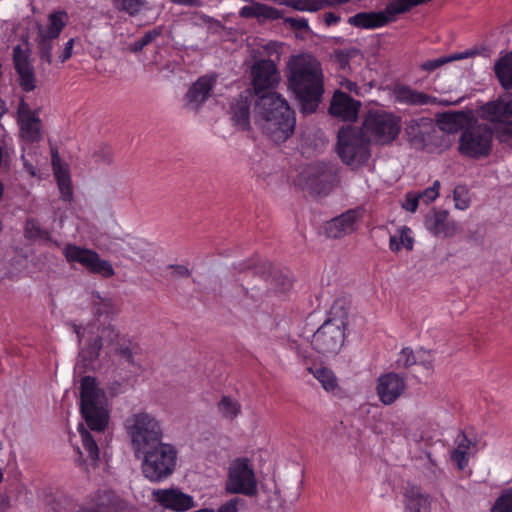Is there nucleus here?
Listing matches in <instances>:
<instances>
[{
	"label": "nucleus",
	"instance_id": "4be33fe9",
	"mask_svg": "<svg viewBox=\"0 0 512 512\" xmlns=\"http://www.w3.org/2000/svg\"><path fill=\"white\" fill-rule=\"evenodd\" d=\"M359 108V101L352 99L342 91H336L331 100L329 112L343 121H355Z\"/></svg>",
	"mask_w": 512,
	"mask_h": 512
},
{
	"label": "nucleus",
	"instance_id": "423d86ee",
	"mask_svg": "<svg viewBox=\"0 0 512 512\" xmlns=\"http://www.w3.org/2000/svg\"><path fill=\"white\" fill-rule=\"evenodd\" d=\"M124 426L134 453L162 441L161 423L152 413L146 411L132 413L126 418Z\"/></svg>",
	"mask_w": 512,
	"mask_h": 512
},
{
	"label": "nucleus",
	"instance_id": "49530a36",
	"mask_svg": "<svg viewBox=\"0 0 512 512\" xmlns=\"http://www.w3.org/2000/svg\"><path fill=\"white\" fill-rule=\"evenodd\" d=\"M440 183L435 181L432 187L427 188L425 191L418 193L420 201L429 204L435 201L439 196Z\"/></svg>",
	"mask_w": 512,
	"mask_h": 512
},
{
	"label": "nucleus",
	"instance_id": "20e7f679",
	"mask_svg": "<svg viewBox=\"0 0 512 512\" xmlns=\"http://www.w3.org/2000/svg\"><path fill=\"white\" fill-rule=\"evenodd\" d=\"M134 454L141 461L144 477L151 482H161L175 470L177 450L169 443L160 441Z\"/></svg>",
	"mask_w": 512,
	"mask_h": 512
},
{
	"label": "nucleus",
	"instance_id": "2eb2a0df",
	"mask_svg": "<svg viewBox=\"0 0 512 512\" xmlns=\"http://www.w3.org/2000/svg\"><path fill=\"white\" fill-rule=\"evenodd\" d=\"M68 22V14L64 11H55L48 16L47 24L38 25L37 41L41 47L42 57L51 63V41L56 39Z\"/></svg>",
	"mask_w": 512,
	"mask_h": 512
},
{
	"label": "nucleus",
	"instance_id": "79ce46f5",
	"mask_svg": "<svg viewBox=\"0 0 512 512\" xmlns=\"http://www.w3.org/2000/svg\"><path fill=\"white\" fill-rule=\"evenodd\" d=\"M455 208L466 210L470 206L471 198L467 187L463 185L456 186L453 193Z\"/></svg>",
	"mask_w": 512,
	"mask_h": 512
},
{
	"label": "nucleus",
	"instance_id": "8fccbe9b",
	"mask_svg": "<svg viewBox=\"0 0 512 512\" xmlns=\"http://www.w3.org/2000/svg\"><path fill=\"white\" fill-rule=\"evenodd\" d=\"M495 131L500 141H508L510 138H512L511 118L508 119L507 122H505V124L499 126Z\"/></svg>",
	"mask_w": 512,
	"mask_h": 512
},
{
	"label": "nucleus",
	"instance_id": "0e129e2a",
	"mask_svg": "<svg viewBox=\"0 0 512 512\" xmlns=\"http://www.w3.org/2000/svg\"><path fill=\"white\" fill-rule=\"evenodd\" d=\"M80 512H102V511H94L92 509H83Z\"/></svg>",
	"mask_w": 512,
	"mask_h": 512
},
{
	"label": "nucleus",
	"instance_id": "c9c22d12",
	"mask_svg": "<svg viewBox=\"0 0 512 512\" xmlns=\"http://www.w3.org/2000/svg\"><path fill=\"white\" fill-rule=\"evenodd\" d=\"M473 453V443L465 436H461L457 440V446L452 452L451 458L457 467L462 470L466 467L468 460Z\"/></svg>",
	"mask_w": 512,
	"mask_h": 512
},
{
	"label": "nucleus",
	"instance_id": "5fc2aeb1",
	"mask_svg": "<svg viewBox=\"0 0 512 512\" xmlns=\"http://www.w3.org/2000/svg\"><path fill=\"white\" fill-rule=\"evenodd\" d=\"M217 512H239L237 502L234 500L228 501L227 503L221 505Z\"/></svg>",
	"mask_w": 512,
	"mask_h": 512
},
{
	"label": "nucleus",
	"instance_id": "6e6d98bb",
	"mask_svg": "<svg viewBox=\"0 0 512 512\" xmlns=\"http://www.w3.org/2000/svg\"><path fill=\"white\" fill-rule=\"evenodd\" d=\"M324 23L328 26L335 25L340 21V16L334 12L325 13L323 16Z\"/></svg>",
	"mask_w": 512,
	"mask_h": 512
},
{
	"label": "nucleus",
	"instance_id": "e433bc0d",
	"mask_svg": "<svg viewBox=\"0 0 512 512\" xmlns=\"http://www.w3.org/2000/svg\"><path fill=\"white\" fill-rule=\"evenodd\" d=\"M217 410L222 418L234 420L241 414L242 407L238 399L224 395L217 403Z\"/></svg>",
	"mask_w": 512,
	"mask_h": 512
},
{
	"label": "nucleus",
	"instance_id": "c03bdc74",
	"mask_svg": "<svg viewBox=\"0 0 512 512\" xmlns=\"http://www.w3.org/2000/svg\"><path fill=\"white\" fill-rule=\"evenodd\" d=\"M326 167L321 164H312L304 169L302 176L308 183L325 176Z\"/></svg>",
	"mask_w": 512,
	"mask_h": 512
},
{
	"label": "nucleus",
	"instance_id": "4d7b16f0",
	"mask_svg": "<svg viewBox=\"0 0 512 512\" xmlns=\"http://www.w3.org/2000/svg\"><path fill=\"white\" fill-rule=\"evenodd\" d=\"M340 86L348 90L349 92H355L356 94H358L357 85L350 80L344 79L343 81L340 82Z\"/></svg>",
	"mask_w": 512,
	"mask_h": 512
},
{
	"label": "nucleus",
	"instance_id": "7ed1b4c3",
	"mask_svg": "<svg viewBox=\"0 0 512 512\" xmlns=\"http://www.w3.org/2000/svg\"><path fill=\"white\" fill-rule=\"evenodd\" d=\"M80 408L88 428L93 432L105 433L110 422L108 399L96 380L90 376L81 380Z\"/></svg>",
	"mask_w": 512,
	"mask_h": 512
},
{
	"label": "nucleus",
	"instance_id": "37998d69",
	"mask_svg": "<svg viewBox=\"0 0 512 512\" xmlns=\"http://www.w3.org/2000/svg\"><path fill=\"white\" fill-rule=\"evenodd\" d=\"M20 76V85L25 91H32L36 87V79L32 67L17 70Z\"/></svg>",
	"mask_w": 512,
	"mask_h": 512
},
{
	"label": "nucleus",
	"instance_id": "de8ad7c7",
	"mask_svg": "<svg viewBox=\"0 0 512 512\" xmlns=\"http://www.w3.org/2000/svg\"><path fill=\"white\" fill-rule=\"evenodd\" d=\"M282 19L284 20V23L290 28L303 32H307L309 30L308 21L303 17H283Z\"/></svg>",
	"mask_w": 512,
	"mask_h": 512
},
{
	"label": "nucleus",
	"instance_id": "393cba45",
	"mask_svg": "<svg viewBox=\"0 0 512 512\" xmlns=\"http://www.w3.org/2000/svg\"><path fill=\"white\" fill-rule=\"evenodd\" d=\"M239 15L243 18H253L259 23H264L267 21L282 19L283 11L261 2H252L251 4L242 7L239 10Z\"/></svg>",
	"mask_w": 512,
	"mask_h": 512
},
{
	"label": "nucleus",
	"instance_id": "a878e982",
	"mask_svg": "<svg viewBox=\"0 0 512 512\" xmlns=\"http://www.w3.org/2000/svg\"><path fill=\"white\" fill-rule=\"evenodd\" d=\"M402 503L407 512H431L430 497L416 486L405 488Z\"/></svg>",
	"mask_w": 512,
	"mask_h": 512
},
{
	"label": "nucleus",
	"instance_id": "9b49d317",
	"mask_svg": "<svg viewBox=\"0 0 512 512\" xmlns=\"http://www.w3.org/2000/svg\"><path fill=\"white\" fill-rule=\"evenodd\" d=\"M65 259L70 264H79L91 273L109 278L115 274L112 264L102 259L94 250L67 244L63 248Z\"/></svg>",
	"mask_w": 512,
	"mask_h": 512
},
{
	"label": "nucleus",
	"instance_id": "a19ab883",
	"mask_svg": "<svg viewBox=\"0 0 512 512\" xmlns=\"http://www.w3.org/2000/svg\"><path fill=\"white\" fill-rule=\"evenodd\" d=\"M491 512H512V487L504 490L496 499Z\"/></svg>",
	"mask_w": 512,
	"mask_h": 512
},
{
	"label": "nucleus",
	"instance_id": "f03ea898",
	"mask_svg": "<svg viewBox=\"0 0 512 512\" xmlns=\"http://www.w3.org/2000/svg\"><path fill=\"white\" fill-rule=\"evenodd\" d=\"M287 67L289 88L298 98L302 112H314L323 93L320 63L310 54H300L291 57Z\"/></svg>",
	"mask_w": 512,
	"mask_h": 512
},
{
	"label": "nucleus",
	"instance_id": "bf43d9fd",
	"mask_svg": "<svg viewBox=\"0 0 512 512\" xmlns=\"http://www.w3.org/2000/svg\"><path fill=\"white\" fill-rule=\"evenodd\" d=\"M6 111H7V109H6L5 102L0 98V119L6 113Z\"/></svg>",
	"mask_w": 512,
	"mask_h": 512
},
{
	"label": "nucleus",
	"instance_id": "412c9836",
	"mask_svg": "<svg viewBox=\"0 0 512 512\" xmlns=\"http://www.w3.org/2000/svg\"><path fill=\"white\" fill-rule=\"evenodd\" d=\"M23 153L21 160L23 163L24 172L36 181H40L47 176V158L44 157L37 148L26 147L22 148Z\"/></svg>",
	"mask_w": 512,
	"mask_h": 512
},
{
	"label": "nucleus",
	"instance_id": "680f3d73",
	"mask_svg": "<svg viewBox=\"0 0 512 512\" xmlns=\"http://www.w3.org/2000/svg\"><path fill=\"white\" fill-rule=\"evenodd\" d=\"M3 479H4V471H3L2 461H0V483L3 481Z\"/></svg>",
	"mask_w": 512,
	"mask_h": 512
},
{
	"label": "nucleus",
	"instance_id": "052dcab7",
	"mask_svg": "<svg viewBox=\"0 0 512 512\" xmlns=\"http://www.w3.org/2000/svg\"><path fill=\"white\" fill-rule=\"evenodd\" d=\"M192 512H214V511L211 508H201V509L194 510Z\"/></svg>",
	"mask_w": 512,
	"mask_h": 512
},
{
	"label": "nucleus",
	"instance_id": "39448f33",
	"mask_svg": "<svg viewBox=\"0 0 512 512\" xmlns=\"http://www.w3.org/2000/svg\"><path fill=\"white\" fill-rule=\"evenodd\" d=\"M347 325L346 311L333 307L331 317L312 336L311 346L314 351L326 358L337 355L344 345Z\"/></svg>",
	"mask_w": 512,
	"mask_h": 512
},
{
	"label": "nucleus",
	"instance_id": "7c9ffc66",
	"mask_svg": "<svg viewBox=\"0 0 512 512\" xmlns=\"http://www.w3.org/2000/svg\"><path fill=\"white\" fill-rule=\"evenodd\" d=\"M414 246V236L412 230L407 226L399 227L395 234L390 236L389 248L394 253L403 250L411 251Z\"/></svg>",
	"mask_w": 512,
	"mask_h": 512
},
{
	"label": "nucleus",
	"instance_id": "ea45409f",
	"mask_svg": "<svg viewBox=\"0 0 512 512\" xmlns=\"http://www.w3.org/2000/svg\"><path fill=\"white\" fill-rule=\"evenodd\" d=\"M113 6L119 11L135 15L146 7L143 0H113Z\"/></svg>",
	"mask_w": 512,
	"mask_h": 512
},
{
	"label": "nucleus",
	"instance_id": "cd10ccee",
	"mask_svg": "<svg viewBox=\"0 0 512 512\" xmlns=\"http://www.w3.org/2000/svg\"><path fill=\"white\" fill-rule=\"evenodd\" d=\"M250 93L241 95L230 107L231 120L239 130H248L250 127Z\"/></svg>",
	"mask_w": 512,
	"mask_h": 512
},
{
	"label": "nucleus",
	"instance_id": "c85d7f7f",
	"mask_svg": "<svg viewBox=\"0 0 512 512\" xmlns=\"http://www.w3.org/2000/svg\"><path fill=\"white\" fill-rule=\"evenodd\" d=\"M348 0H277L278 5L300 12H316L325 6L346 3Z\"/></svg>",
	"mask_w": 512,
	"mask_h": 512
},
{
	"label": "nucleus",
	"instance_id": "b1692460",
	"mask_svg": "<svg viewBox=\"0 0 512 512\" xmlns=\"http://www.w3.org/2000/svg\"><path fill=\"white\" fill-rule=\"evenodd\" d=\"M359 218L360 213L358 211H347L327 222L325 225V233L330 238H341L356 229Z\"/></svg>",
	"mask_w": 512,
	"mask_h": 512
},
{
	"label": "nucleus",
	"instance_id": "2f4dec72",
	"mask_svg": "<svg viewBox=\"0 0 512 512\" xmlns=\"http://www.w3.org/2000/svg\"><path fill=\"white\" fill-rule=\"evenodd\" d=\"M428 358H430L429 352L424 350L414 352L412 349L406 347L400 351L397 363L403 367H409L416 363H420L425 367V369L430 370L432 368V361Z\"/></svg>",
	"mask_w": 512,
	"mask_h": 512
},
{
	"label": "nucleus",
	"instance_id": "f704fd0d",
	"mask_svg": "<svg viewBox=\"0 0 512 512\" xmlns=\"http://www.w3.org/2000/svg\"><path fill=\"white\" fill-rule=\"evenodd\" d=\"M495 74L504 89H512V52L502 56L494 66Z\"/></svg>",
	"mask_w": 512,
	"mask_h": 512
},
{
	"label": "nucleus",
	"instance_id": "3c124183",
	"mask_svg": "<svg viewBox=\"0 0 512 512\" xmlns=\"http://www.w3.org/2000/svg\"><path fill=\"white\" fill-rule=\"evenodd\" d=\"M159 31L154 30L151 32L146 33L141 40L136 41L133 45V49L135 51L141 50L144 46L149 44L153 39H155L157 36H159Z\"/></svg>",
	"mask_w": 512,
	"mask_h": 512
},
{
	"label": "nucleus",
	"instance_id": "aec40b11",
	"mask_svg": "<svg viewBox=\"0 0 512 512\" xmlns=\"http://www.w3.org/2000/svg\"><path fill=\"white\" fill-rule=\"evenodd\" d=\"M425 228L440 238L453 237L458 231L457 223L450 219L447 211L432 210L425 216Z\"/></svg>",
	"mask_w": 512,
	"mask_h": 512
},
{
	"label": "nucleus",
	"instance_id": "603ef678",
	"mask_svg": "<svg viewBox=\"0 0 512 512\" xmlns=\"http://www.w3.org/2000/svg\"><path fill=\"white\" fill-rule=\"evenodd\" d=\"M74 46V39H70L66 42L63 52L59 55V61L64 63L72 56V50Z\"/></svg>",
	"mask_w": 512,
	"mask_h": 512
},
{
	"label": "nucleus",
	"instance_id": "4c0bfd02",
	"mask_svg": "<svg viewBox=\"0 0 512 512\" xmlns=\"http://www.w3.org/2000/svg\"><path fill=\"white\" fill-rule=\"evenodd\" d=\"M476 54V51L474 50H466L464 52L460 53H454L449 56H443L439 57L437 59L427 60L424 63L421 64V68L425 71H434L440 66L447 64L452 61L456 60H462L471 56H474Z\"/></svg>",
	"mask_w": 512,
	"mask_h": 512
},
{
	"label": "nucleus",
	"instance_id": "09e8293b",
	"mask_svg": "<svg viewBox=\"0 0 512 512\" xmlns=\"http://www.w3.org/2000/svg\"><path fill=\"white\" fill-rule=\"evenodd\" d=\"M420 197L417 192H409L406 194L405 200L402 204L403 208L409 212H415L417 210Z\"/></svg>",
	"mask_w": 512,
	"mask_h": 512
},
{
	"label": "nucleus",
	"instance_id": "dca6fc26",
	"mask_svg": "<svg viewBox=\"0 0 512 512\" xmlns=\"http://www.w3.org/2000/svg\"><path fill=\"white\" fill-rule=\"evenodd\" d=\"M17 123L22 141L32 144L42 138L39 110L31 108L24 100L20 101L17 109Z\"/></svg>",
	"mask_w": 512,
	"mask_h": 512
},
{
	"label": "nucleus",
	"instance_id": "13d9d810",
	"mask_svg": "<svg viewBox=\"0 0 512 512\" xmlns=\"http://www.w3.org/2000/svg\"><path fill=\"white\" fill-rule=\"evenodd\" d=\"M172 3L183 6H198V0H170Z\"/></svg>",
	"mask_w": 512,
	"mask_h": 512
},
{
	"label": "nucleus",
	"instance_id": "864d4df0",
	"mask_svg": "<svg viewBox=\"0 0 512 512\" xmlns=\"http://www.w3.org/2000/svg\"><path fill=\"white\" fill-rule=\"evenodd\" d=\"M39 232L40 229L37 222L33 220H29L26 222L25 233L28 237L34 238L39 234Z\"/></svg>",
	"mask_w": 512,
	"mask_h": 512
},
{
	"label": "nucleus",
	"instance_id": "bb28decb",
	"mask_svg": "<svg viewBox=\"0 0 512 512\" xmlns=\"http://www.w3.org/2000/svg\"><path fill=\"white\" fill-rule=\"evenodd\" d=\"M215 84V78L204 76L199 78L189 89L186 102L189 108L197 109L209 96Z\"/></svg>",
	"mask_w": 512,
	"mask_h": 512
},
{
	"label": "nucleus",
	"instance_id": "a18cd8bd",
	"mask_svg": "<svg viewBox=\"0 0 512 512\" xmlns=\"http://www.w3.org/2000/svg\"><path fill=\"white\" fill-rule=\"evenodd\" d=\"M14 62L17 70L30 67L29 52L27 48L16 47L14 49Z\"/></svg>",
	"mask_w": 512,
	"mask_h": 512
},
{
	"label": "nucleus",
	"instance_id": "0eeeda50",
	"mask_svg": "<svg viewBox=\"0 0 512 512\" xmlns=\"http://www.w3.org/2000/svg\"><path fill=\"white\" fill-rule=\"evenodd\" d=\"M75 332L80 345V358L88 362L99 356L102 347H116L120 337L119 331L109 322L76 327Z\"/></svg>",
	"mask_w": 512,
	"mask_h": 512
},
{
	"label": "nucleus",
	"instance_id": "69168bd1",
	"mask_svg": "<svg viewBox=\"0 0 512 512\" xmlns=\"http://www.w3.org/2000/svg\"><path fill=\"white\" fill-rule=\"evenodd\" d=\"M272 1L277 4V0H272Z\"/></svg>",
	"mask_w": 512,
	"mask_h": 512
},
{
	"label": "nucleus",
	"instance_id": "c756f323",
	"mask_svg": "<svg viewBox=\"0 0 512 512\" xmlns=\"http://www.w3.org/2000/svg\"><path fill=\"white\" fill-rule=\"evenodd\" d=\"M392 96L396 102L411 105H423L435 101L434 98L402 85L393 89Z\"/></svg>",
	"mask_w": 512,
	"mask_h": 512
},
{
	"label": "nucleus",
	"instance_id": "a211bd4d",
	"mask_svg": "<svg viewBox=\"0 0 512 512\" xmlns=\"http://www.w3.org/2000/svg\"><path fill=\"white\" fill-rule=\"evenodd\" d=\"M403 13V7L397 8L392 2L384 11L362 12L348 19V23L362 29H375L393 21L396 15Z\"/></svg>",
	"mask_w": 512,
	"mask_h": 512
},
{
	"label": "nucleus",
	"instance_id": "6ab92c4d",
	"mask_svg": "<svg viewBox=\"0 0 512 512\" xmlns=\"http://www.w3.org/2000/svg\"><path fill=\"white\" fill-rule=\"evenodd\" d=\"M480 117L490 122L496 130L512 117V94H505L484 104L480 109Z\"/></svg>",
	"mask_w": 512,
	"mask_h": 512
},
{
	"label": "nucleus",
	"instance_id": "f3484780",
	"mask_svg": "<svg viewBox=\"0 0 512 512\" xmlns=\"http://www.w3.org/2000/svg\"><path fill=\"white\" fill-rule=\"evenodd\" d=\"M406 389L404 378L398 373L388 372L378 377L376 394L383 405H391L400 398Z\"/></svg>",
	"mask_w": 512,
	"mask_h": 512
},
{
	"label": "nucleus",
	"instance_id": "9d476101",
	"mask_svg": "<svg viewBox=\"0 0 512 512\" xmlns=\"http://www.w3.org/2000/svg\"><path fill=\"white\" fill-rule=\"evenodd\" d=\"M225 489L231 494L254 495L257 479L252 462L247 458H236L228 467Z\"/></svg>",
	"mask_w": 512,
	"mask_h": 512
},
{
	"label": "nucleus",
	"instance_id": "473e14b6",
	"mask_svg": "<svg viewBox=\"0 0 512 512\" xmlns=\"http://www.w3.org/2000/svg\"><path fill=\"white\" fill-rule=\"evenodd\" d=\"M93 312L98 324H106L117 315L118 308L110 298L97 297L93 301Z\"/></svg>",
	"mask_w": 512,
	"mask_h": 512
},
{
	"label": "nucleus",
	"instance_id": "4468645a",
	"mask_svg": "<svg viewBox=\"0 0 512 512\" xmlns=\"http://www.w3.org/2000/svg\"><path fill=\"white\" fill-rule=\"evenodd\" d=\"M77 430L83 447V451L77 448L78 465L88 474L100 475V470L104 471L106 464L100 460L96 439L83 424H79Z\"/></svg>",
	"mask_w": 512,
	"mask_h": 512
},
{
	"label": "nucleus",
	"instance_id": "58836bf2",
	"mask_svg": "<svg viewBox=\"0 0 512 512\" xmlns=\"http://www.w3.org/2000/svg\"><path fill=\"white\" fill-rule=\"evenodd\" d=\"M309 371L321 383L322 387L328 392H334L338 388L337 379L334 373L327 368H310Z\"/></svg>",
	"mask_w": 512,
	"mask_h": 512
},
{
	"label": "nucleus",
	"instance_id": "ddd939ff",
	"mask_svg": "<svg viewBox=\"0 0 512 512\" xmlns=\"http://www.w3.org/2000/svg\"><path fill=\"white\" fill-rule=\"evenodd\" d=\"M151 497L159 507L170 512H188L197 505L194 496L178 486L156 488L151 492Z\"/></svg>",
	"mask_w": 512,
	"mask_h": 512
},
{
	"label": "nucleus",
	"instance_id": "5701e85b",
	"mask_svg": "<svg viewBox=\"0 0 512 512\" xmlns=\"http://www.w3.org/2000/svg\"><path fill=\"white\" fill-rule=\"evenodd\" d=\"M52 167L61 200L71 202L74 193L68 164L62 162L57 154H53Z\"/></svg>",
	"mask_w": 512,
	"mask_h": 512
},
{
	"label": "nucleus",
	"instance_id": "1a4fd4ad",
	"mask_svg": "<svg viewBox=\"0 0 512 512\" xmlns=\"http://www.w3.org/2000/svg\"><path fill=\"white\" fill-rule=\"evenodd\" d=\"M401 130V120L391 112L375 109L370 110L363 123V132L376 144H389L394 141Z\"/></svg>",
	"mask_w": 512,
	"mask_h": 512
},
{
	"label": "nucleus",
	"instance_id": "6e6552de",
	"mask_svg": "<svg viewBox=\"0 0 512 512\" xmlns=\"http://www.w3.org/2000/svg\"><path fill=\"white\" fill-rule=\"evenodd\" d=\"M369 142L362 130L355 127L342 128L338 133V156L346 165L358 168L370 157Z\"/></svg>",
	"mask_w": 512,
	"mask_h": 512
},
{
	"label": "nucleus",
	"instance_id": "f8f14e48",
	"mask_svg": "<svg viewBox=\"0 0 512 512\" xmlns=\"http://www.w3.org/2000/svg\"><path fill=\"white\" fill-rule=\"evenodd\" d=\"M492 149V132L483 124L466 129L459 139V152L471 158L486 157Z\"/></svg>",
	"mask_w": 512,
	"mask_h": 512
},
{
	"label": "nucleus",
	"instance_id": "e2e57ef3",
	"mask_svg": "<svg viewBox=\"0 0 512 512\" xmlns=\"http://www.w3.org/2000/svg\"><path fill=\"white\" fill-rule=\"evenodd\" d=\"M440 103H441V104H443V105H451V104H456V103H458V101H455V102L441 101Z\"/></svg>",
	"mask_w": 512,
	"mask_h": 512
},
{
	"label": "nucleus",
	"instance_id": "72a5a7b5",
	"mask_svg": "<svg viewBox=\"0 0 512 512\" xmlns=\"http://www.w3.org/2000/svg\"><path fill=\"white\" fill-rule=\"evenodd\" d=\"M467 115L462 112L444 113L437 119L439 129L446 133H455L467 123Z\"/></svg>",
	"mask_w": 512,
	"mask_h": 512
},
{
	"label": "nucleus",
	"instance_id": "f257e3e1",
	"mask_svg": "<svg viewBox=\"0 0 512 512\" xmlns=\"http://www.w3.org/2000/svg\"><path fill=\"white\" fill-rule=\"evenodd\" d=\"M279 73L271 60H260L251 67V81L257 94L255 123L275 143L285 142L294 132L295 116L285 99L271 92L279 83Z\"/></svg>",
	"mask_w": 512,
	"mask_h": 512
}]
</instances>
